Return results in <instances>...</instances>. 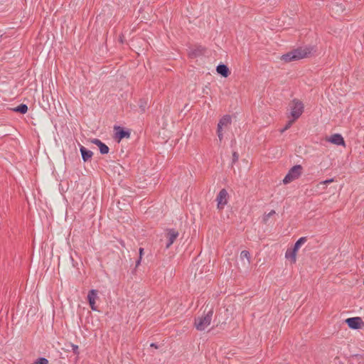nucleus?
<instances>
[{
  "mask_svg": "<svg viewBox=\"0 0 364 364\" xmlns=\"http://www.w3.org/2000/svg\"><path fill=\"white\" fill-rule=\"evenodd\" d=\"M313 51H315L314 46L299 47L286 54H284L282 56V60L287 63L293 60H298L309 57Z\"/></svg>",
  "mask_w": 364,
  "mask_h": 364,
  "instance_id": "obj_1",
  "label": "nucleus"
},
{
  "mask_svg": "<svg viewBox=\"0 0 364 364\" xmlns=\"http://www.w3.org/2000/svg\"><path fill=\"white\" fill-rule=\"evenodd\" d=\"M213 315V308L208 309V305L205 306L203 314L195 318L194 326L198 331H204L210 324Z\"/></svg>",
  "mask_w": 364,
  "mask_h": 364,
  "instance_id": "obj_2",
  "label": "nucleus"
},
{
  "mask_svg": "<svg viewBox=\"0 0 364 364\" xmlns=\"http://www.w3.org/2000/svg\"><path fill=\"white\" fill-rule=\"evenodd\" d=\"M290 109V117L294 120L298 119L304 112V104L301 101L294 99L289 105Z\"/></svg>",
  "mask_w": 364,
  "mask_h": 364,
  "instance_id": "obj_3",
  "label": "nucleus"
},
{
  "mask_svg": "<svg viewBox=\"0 0 364 364\" xmlns=\"http://www.w3.org/2000/svg\"><path fill=\"white\" fill-rule=\"evenodd\" d=\"M303 168L301 165H295L291 168L283 179L284 184H287L300 177L302 173Z\"/></svg>",
  "mask_w": 364,
  "mask_h": 364,
  "instance_id": "obj_4",
  "label": "nucleus"
},
{
  "mask_svg": "<svg viewBox=\"0 0 364 364\" xmlns=\"http://www.w3.org/2000/svg\"><path fill=\"white\" fill-rule=\"evenodd\" d=\"M179 233L178 231L173 229L169 228L166 230V237L167 238V243L166 245V248L168 249L171 245L175 242V240L178 237Z\"/></svg>",
  "mask_w": 364,
  "mask_h": 364,
  "instance_id": "obj_5",
  "label": "nucleus"
},
{
  "mask_svg": "<svg viewBox=\"0 0 364 364\" xmlns=\"http://www.w3.org/2000/svg\"><path fill=\"white\" fill-rule=\"evenodd\" d=\"M228 193L225 188H223L220 191L216 198L218 208L223 209L224 206L228 203Z\"/></svg>",
  "mask_w": 364,
  "mask_h": 364,
  "instance_id": "obj_6",
  "label": "nucleus"
},
{
  "mask_svg": "<svg viewBox=\"0 0 364 364\" xmlns=\"http://www.w3.org/2000/svg\"><path fill=\"white\" fill-rule=\"evenodd\" d=\"M345 322L352 329H359L364 326V322L360 317H352L346 319Z\"/></svg>",
  "mask_w": 364,
  "mask_h": 364,
  "instance_id": "obj_7",
  "label": "nucleus"
},
{
  "mask_svg": "<svg viewBox=\"0 0 364 364\" xmlns=\"http://www.w3.org/2000/svg\"><path fill=\"white\" fill-rule=\"evenodd\" d=\"M98 291L96 289H91L89 291L87 294V301L93 311H98L97 306L95 305V301L98 299L97 296Z\"/></svg>",
  "mask_w": 364,
  "mask_h": 364,
  "instance_id": "obj_8",
  "label": "nucleus"
},
{
  "mask_svg": "<svg viewBox=\"0 0 364 364\" xmlns=\"http://www.w3.org/2000/svg\"><path fill=\"white\" fill-rule=\"evenodd\" d=\"M115 129L117 130L115 133V138L118 139V141L124 138H129L130 136L129 132L120 127H115Z\"/></svg>",
  "mask_w": 364,
  "mask_h": 364,
  "instance_id": "obj_9",
  "label": "nucleus"
},
{
  "mask_svg": "<svg viewBox=\"0 0 364 364\" xmlns=\"http://www.w3.org/2000/svg\"><path fill=\"white\" fill-rule=\"evenodd\" d=\"M216 71L223 77H228L230 74L228 67L225 64H219L216 68Z\"/></svg>",
  "mask_w": 364,
  "mask_h": 364,
  "instance_id": "obj_10",
  "label": "nucleus"
},
{
  "mask_svg": "<svg viewBox=\"0 0 364 364\" xmlns=\"http://www.w3.org/2000/svg\"><path fill=\"white\" fill-rule=\"evenodd\" d=\"M205 48L199 46H196L194 49L191 50L189 53V57L191 58H195L198 56L203 55L205 53Z\"/></svg>",
  "mask_w": 364,
  "mask_h": 364,
  "instance_id": "obj_11",
  "label": "nucleus"
},
{
  "mask_svg": "<svg viewBox=\"0 0 364 364\" xmlns=\"http://www.w3.org/2000/svg\"><path fill=\"white\" fill-rule=\"evenodd\" d=\"M329 141L336 145H345V141L343 136L339 134H333L330 137Z\"/></svg>",
  "mask_w": 364,
  "mask_h": 364,
  "instance_id": "obj_12",
  "label": "nucleus"
},
{
  "mask_svg": "<svg viewBox=\"0 0 364 364\" xmlns=\"http://www.w3.org/2000/svg\"><path fill=\"white\" fill-rule=\"evenodd\" d=\"M80 151L82 155V160L85 162L89 161L93 153L90 150L87 149L85 146H80Z\"/></svg>",
  "mask_w": 364,
  "mask_h": 364,
  "instance_id": "obj_13",
  "label": "nucleus"
},
{
  "mask_svg": "<svg viewBox=\"0 0 364 364\" xmlns=\"http://www.w3.org/2000/svg\"><path fill=\"white\" fill-rule=\"evenodd\" d=\"M231 122H232V120H231V117L230 115H228V114L224 115L219 120L217 128L223 129V127H227V126L230 125L231 124Z\"/></svg>",
  "mask_w": 364,
  "mask_h": 364,
  "instance_id": "obj_14",
  "label": "nucleus"
},
{
  "mask_svg": "<svg viewBox=\"0 0 364 364\" xmlns=\"http://www.w3.org/2000/svg\"><path fill=\"white\" fill-rule=\"evenodd\" d=\"M297 251L294 248H289L287 249L285 257L288 259H291V262L295 263L296 262V256Z\"/></svg>",
  "mask_w": 364,
  "mask_h": 364,
  "instance_id": "obj_15",
  "label": "nucleus"
},
{
  "mask_svg": "<svg viewBox=\"0 0 364 364\" xmlns=\"http://www.w3.org/2000/svg\"><path fill=\"white\" fill-rule=\"evenodd\" d=\"M13 111L23 114L28 112V106L26 104H21L18 106L14 107Z\"/></svg>",
  "mask_w": 364,
  "mask_h": 364,
  "instance_id": "obj_16",
  "label": "nucleus"
},
{
  "mask_svg": "<svg viewBox=\"0 0 364 364\" xmlns=\"http://www.w3.org/2000/svg\"><path fill=\"white\" fill-rule=\"evenodd\" d=\"M307 239L306 237H300L294 244L292 248L295 249L296 251L300 248V247L306 242Z\"/></svg>",
  "mask_w": 364,
  "mask_h": 364,
  "instance_id": "obj_17",
  "label": "nucleus"
},
{
  "mask_svg": "<svg viewBox=\"0 0 364 364\" xmlns=\"http://www.w3.org/2000/svg\"><path fill=\"white\" fill-rule=\"evenodd\" d=\"M240 258L242 259L246 258L248 261V263H250V253L247 250H242L240 253Z\"/></svg>",
  "mask_w": 364,
  "mask_h": 364,
  "instance_id": "obj_18",
  "label": "nucleus"
},
{
  "mask_svg": "<svg viewBox=\"0 0 364 364\" xmlns=\"http://www.w3.org/2000/svg\"><path fill=\"white\" fill-rule=\"evenodd\" d=\"M99 149H100V152L102 154H107L109 153V148L105 143H102V144H101L99 146Z\"/></svg>",
  "mask_w": 364,
  "mask_h": 364,
  "instance_id": "obj_19",
  "label": "nucleus"
},
{
  "mask_svg": "<svg viewBox=\"0 0 364 364\" xmlns=\"http://www.w3.org/2000/svg\"><path fill=\"white\" fill-rule=\"evenodd\" d=\"M296 120H294V119L292 118L291 119H289L286 125L284 126V127L283 129H281V132L283 133L285 131H287V129H289L293 124V123L295 122Z\"/></svg>",
  "mask_w": 364,
  "mask_h": 364,
  "instance_id": "obj_20",
  "label": "nucleus"
},
{
  "mask_svg": "<svg viewBox=\"0 0 364 364\" xmlns=\"http://www.w3.org/2000/svg\"><path fill=\"white\" fill-rule=\"evenodd\" d=\"M139 257L138 259L136 261V267H137L140 264L142 258V255L144 254V248L140 247L139 250Z\"/></svg>",
  "mask_w": 364,
  "mask_h": 364,
  "instance_id": "obj_21",
  "label": "nucleus"
},
{
  "mask_svg": "<svg viewBox=\"0 0 364 364\" xmlns=\"http://www.w3.org/2000/svg\"><path fill=\"white\" fill-rule=\"evenodd\" d=\"M70 347H71V348H72V351H73V353L75 355H79V353H80V352H79V347H78V346L75 345V344H73V343H70Z\"/></svg>",
  "mask_w": 364,
  "mask_h": 364,
  "instance_id": "obj_22",
  "label": "nucleus"
},
{
  "mask_svg": "<svg viewBox=\"0 0 364 364\" xmlns=\"http://www.w3.org/2000/svg\"><path fill=\"white\" fill-rule=\"evenodd\" d=\"M238 159H239V154H237V152L234 151L232 153V165H233L234 164L237 162Z\"/></svg>",
  "mask_w": 364,
  "mask_h": 364,
  "instance_id": "obj_23",
  "label": "nucleus"
},
{
  "mask_svg": "<svg viewBox=\"0 0 364 364\" xmlns=\"http://www.w3.org/2000/svg\"><path fill=\"white\" fill-rule=\"evenodd\" d=\"M36 364H48V359L45 358H39L36 362Z\"/></svg>",
  "mask_w": 364,
  "mask_h": 364,
  "instance_id": "obj_24",
  "label": "nucleus"
},
{
  "mask_svg": "<svg viewBox=\"0 0 364 364\" xmlns=\"http://www.w3.org/2000/svg\"><path fill=\"white\" fill-rule=\"evenodd\" d=\"M217 134H218V136L220 141H221L223 137V129L217 128Z\"/></svg>",
  "mask_w": 364,
  "mask_h": 364,
  "instance_id": "obj_25",
  "label": "nucleus"
},
{
  "mask_svg": "<svg viewBox=\"0 0 364 364\" xmlns=\"http://www.w3.org/2000/svg\"><path fill=\"white\" fill-rule=\"evenodd\" d=\"M91 141L92 144L97 145L98 147L103 143L98 139H93Z\"/></svg>",
  "mask_w": 364,
  "mask_h": 364,
  "instance_id": "obj_26",
  "label": "nucleus"
},
{
  "mask_svg": "<svg viewBox=\"0 0 364 364\" xmlns=\"http://www.w3.org/2000/svg\"><path fill=\"white\" fill-rule=\"evenodd\" d=\"M333 181H334V178H330V179H327V180H325L323 181H321L320 183V184L327 185V184H329V183L333 182Z\"/></svg>",
  "mask_w": 364,
  "mask_h": 364,
  "instance_id": "obj_27",
  "label": "nucleus"
},
{
  "mask_svg": "<svg viewBox=\"0 0 364 364\" xmlns=\"http://www.w3.org/2000/svg\"><path fill=\"white\" fill-rule=\"evenodd\" d=\"M274 214H275V211L274 210H271L264 218V221H267V218L271 217L272 215H273Z\"/></svg>",
  "mask_w": 364,
  "mask_h": 364,
  "instance_id": "obj_28",
  "label": "nucleus"
},
{
  "mask_svg": "<svg viewBox=\"0 0 364 364\" xmlns=\"http://www.w3.org/2000/svg\"><path fill=\"white\" fill-rule=\"evenodd\" d=\"M150 346L152 348H154L156 349H157L159 348L158 345L154 343H151Z\"/></svg>",
  "mask_w": 364,
  "mask_h": 364,
  "instance_id": "obj_29",
  "label": "nucleus"
},
{
  "mask_svg": "<svg viewBox=\"0 0 364 364\" xmlns=\"http://www.w3.org/2000/svg\"><path fill=\"white\" fill-rule=\"evenodd\" d=\"M353 357L359 359L360 358H362L363 356L361 355L356 354V355H353Z\"/></svg>",
  "mask_w": 364,
  "mask_h": 364,
  "instance_id": "obj_30",
  "label": "nucleus"
},
{
  "mask_svg": "<svg viewBox=\"0 0 364 364\" xmlns=\"http://www.w3.org/2000/svg\"><path fill=\"white\" fill-rule=\"evenodd\" d=\"M120 244H121L123 247H124V241H122H122H120Z\"/></svg>",
  "mask_w": 364,
  "mask_h": 364,
  "instance_id": "obj_31",
  "label": "nucleus"
},
{
  "mask_svg": "<svg viewBox=\"0 0 364 364\" xmlns=\"http://www.w3.org/2000/svg\"><path fill=\"white\" fill-rule=\"evenodd\" d=\"M119 40H120L121 43H123V40H122V37H120Z\"/></svg>",
  "mask_w": 364,
  "mask_h": 364,
  "instance_id": "obj_32",
  "label": "nucleus"
}]
</instances>
